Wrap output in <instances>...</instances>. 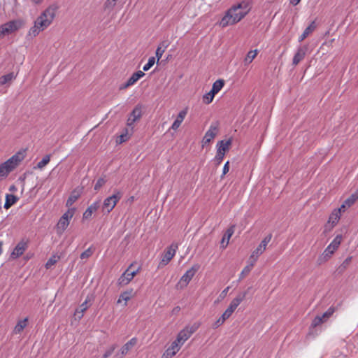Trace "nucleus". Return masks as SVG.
<instances>
[{"label":"nucleus","mask_w":358,"mask_h":358,"mask_svg":"<svg viewBox=\"0 0 358 358\" xmlns=\"http://www.w3.org/2000/svg\"><path fill=\"white\" fill-rule=\"evenodd\" d=\"M251 8V3L246 0L233 5L225 12L224 15L220 21V27L224 28L237 24L248 14Z\"/></svg>","instance_id":"1"},{"label":"nucleus","mask_w":358,"mask_h":358,"mask_svg":"<svg viewBox=\"0 0 358 358\" xmlns=\"http://www.w3.org/2000/svg\"><path fill=\"white\" fill-rule=\"evenodd\" d=\"M58 6L52 4L48 6L36 20L34 26L29 30V34L36 36L40 31H43L52 22Z\"/></svg>","instance_id":"2"},{"label":"nucleus","mask_w":358,"mask_h":358,"mask_svg":"<svg viewBox=\"0 0 358 358\" xmlns=\"http://www.w3.org/2000/svg\"><path fill=\"white\" fill-rule=\"evenodd\" d=\"M25 157V151H20L0 165V179L6 177Z\"/></svg>","instance_id":"3"},{"label":"nucleus","mask_w":358,"mask_h":358,"mask_svg":"<svg viewBox=\"0 0 358 358\" xmlns=\"http://www.w3.org/2000/svg\"><path fill=\"white\" fill-rule=\"evenodd\" d=\"M342 238L341 235H337L334 238L333 241L324 250L322 255L318 258V262L320 264L327 261L331 257L334 252L338 248L342 241Z\"/></svg>","instance_id":"4"},{"label":"nucleus","mask_w":358,"mask_h":358,"mask_svg":"<svg viewBox=\"0 0 358 358\" xmlns=\"http://www.w3.org/2000/svg\"><path fill=\"white\" fill-rule=\"evenodd\" d=\"M122 194L120 191H115V193L104 199L101 211L103 214H108L115 208L117 202L121 199Z\"/></svg>","instance_id":"5"},{"label":"nucleus","mask_w":358,"mask_h":358,"mask_svg":"<svg viewBox=\"0 0 358 358\" xmlns=\"http://www.w3.org/2000/svg\"><path fill=\"white\" fill-rule=\"evenodd\" d=\"M199 268L200 266L199 264H194L189 270H187L185 273L180 278L176 285L177 288L182 289L186 287L196 273L198 271Z\"/></svg>","instance_id":"6"},{"label":"nucleus","mask_w":358,"mask_h":358,"mask_svg":"<svg viewBox=\"0 0 358 358\" xmlns=\"http://www.w3.org/2000/svg\"><path fill=\"white\" fill-rule=\"evenodd\" d=\"M219 131V123L217 122H213L208 131L206 132L202 141L201 145L203 148L209 144L213 139L215 138Z\"/></svg>","instance_id":"7"},{"label":"nucleus","mask_w":358,"mask_h":358,"mask_svg":"<svg viewBox=\"0 0 358 358\" xmlns=\"http://www.w3.org/2000/svg\"><path fill=\"white\" fill-rule=\"evenodd\" d=\"M132 264H131L129 268L122 274V275L118 279V285L120 286H125L128 285L134 276L138 273V268L136 270H132Z\"/></svg>","instance_id":"8"},{"label":"nucleus","mask_w":358,"mask_h":358,"mask_svg":"<svg viewBox=\"0 0 358 358\" xmlns=\"http://www.w3.org/2000/svg\"><path fill=\"white\" fill-rule=\"evenodd\" d=\"M20 23L17 21H10L0 26V38L13 33L20 28Z\"/></svg>","instance_id":"9"},{"label":"nucleus","mask_w":358,"mask_h":358,"mask_svg":"<svg viewBox=\"0 0 358 358\" xmlns=\"http://www.w3.org/2000/svg\"><path fill=\"white\" fill-rule=\"evenodd\" d=\"M142 116L141 107L139 106H136L132 112L131 113L127 121V126L133 131L134 124L135 122L138 120Z\"/></svg>","instance_id":"10"},{"label":"nucleus","mask_w":358,"mask_h":358,"mask_svg":"<svg viewBox=\"0 0 358 358\" xmlns=\"http://www.w3.org/2000/svg\"><path fill=\"white\" fill-rule=\"evenodd\" d=\"M177 249H178L177 244H175V243L171 244L163 254L162 259L160 262V265H162V266L166 265L171 260V259L174 257Z\"/></svg>","instance_id":"11"},{"label":"nucleus","mask_w":358,"mask_h":358,"mask_svg":"<svg viewBox=\"0 0 358 358\" xmlns=\"http://www.w3.org/2000/svg\"><path fill=\"white\" fill-rule=\"evenodd\" d=\"M246 292L239 293L231 302L229 306L227 308L226 311L232 315L236 308L240 305V303L244 300L246 296Z\"/></svg>","instance_id":"12"},{"label":"nucleus","mask_w":358,"mask_h":358,"mask_svg":"<svg viewBox=\"0 0 358 358\" xmlns=\"http://www.w3.org/2000/svg\"><path fill=\"white\" fill-rule=\"evenodd\" d=\"M27 248V242L24 241H20L15 247L10 255L12 259H17L20 257Z\"/></svg>","instance_id":"13"},{"label":"nucleus","mask_w":358,"mask_h":358,"mask_svg":"<svg viewBox=\"0 0 358 358\" xmlns=\"http://www.w3.org/2000/svg\"><path fill=\"white\" fill-rule=\"evenodd\" d=\"M308 50V46L307 45H303L298 48L296 54L294 55L293 57L292 64L294 66H296L301 61H302L307 52Z\"/></svg>","instance_id":"14"},{"label":"nucleus","mask_w":358,"mask_h":358,"mask_svg":"<svg viewBox=\"0 0 358 358\" xmlns=\"http://www.w3.org/2000/svg\"><path fill=\"white\" fill-rule=\"evenodd\" d=\"M135 296V292L133 289H127L123 292L120 295L119 299L117 301V303L120 304L122 301H124V306H126L127 302Z\"/></svg>","instance_id":"15"},{"label":"nucleus","mask_w":358,"mask_h":358,"mask_svg":"<svg viewBox=\"0 0 358 358\" xmlns=\"http://www.w3.org/2000/svg\"><path fill=\"white\" fill-rule=\"evenodd\" d=\"M100 207V200L94 201L92 203L84 212L83 218L84 220H89L92 214L95 213Z\"/></svg>","instance_id":"16"},{"label":"nucleus","mask_w":358,"mask_h":358,"mask_svg":"<svg viewBox=\"0 0 358 358\" xmlns=\"http://www.w3.org/2000/svg\"><path fill=\"white\" fill-rule=\"evenodd\" d=\"M234 225L231 226L229 229H227L225 234H224L220 243L221 247L222 248H225L228 245L229 240L234 233Z\"/></svg>","instance_id":"17"},{"label":"nucleus","mask_w":358,"mask_h":358,"mask_svg":"<svg viewBox=\"0 0 358 358\" xmlns=\"http://www.w3.org/2000/svg\"><path fill=\"white\" fill-rule=\"evenodd\" d=\"M83 192L82 187H78L75 189L71 194L70 196L69 197L67 201H66V206H71L76 201L77 199L80 196Z\"/></svg>","instance_id":"18"},{"label":"nucleus","mask_w":358,"mask_h":358,"mask_svg":"<svg viewBox=\"0 0 358 358\" xmlns=\"http://www.w3.org/2000/svg\"><path fill=\"white\" fill-rule=\"evenodd\" d=\"M181 346L182 345L176 341H174L171 346L166 350L164 355L167 357H172L180 350Z\"/></svg>","instance_id":"19"},{"label":"nucleus","mask_w":358,"mask_h":358,"mask_svg":"<svg viewBox=\"0 0 358 358\" xmlns=\"http://www.w3.org/2000/svg\"><path fill=\"white\" fill-rule=\"evenodd\" d=\"M187 113V108H185L184 110H181L178 116H177V118L176 120L173 122L172 126H171V129H173V130H176L179 128V127L180 126L181 123L182 122V121L184 120L186 115Z\"/></svg>","instance_id":"20"},{"label":"nucleus","mask_w":358,"mask_h":358,"mask_svg":"<svg viewBox=\"0 0 358 358\" xmlns=\"http://www.w3.org/2000/svg\"><path fill=\"white\" fill-rule=\"evenodd\" d=\"M137 343V338H132L129 341L125 343L120 350L122 356L127 355L128 352Z\"/></svg>","instance_id":"21"},{"label":"nucleus","mask_w":358,"mask_h":358,"mask_svg":"<svg viewBox=\"0 0 358 358\" xmlns=\"http://www.w3.org/2000/svg\"><path fill=\"white\" fill-rule=\"evenodd\" d=\"M264 247L262 246L260 244L258 247L252 252L251 254L249 261H252V263H256L258 257L265 251Z\"/></svg>","instance_id":"22"},{"label":"nucleus","mask_w":358,"mask_h":358,"mask_svg":"<svg viewBox=\"0 0 358 358\" xmlns=\"http://www.w3.org/2000/svg\"><path fill=\"white\" fill-rule=\"evenodd\" d=\"M231 144V140L229 139L227 141H220L217 143V150L225 155V152L229 150V147Z\"/></svg>","instance_id":"23"},{"label":"nucleus","mask_w":358,"mask_h":358,"mask_svg":"<svg viewBox=\"0 0 358 358\" xmlns=\"http://www.w3.org/2000/svg\"><path fill=\"white\" fill-rule=\"evenodd\" d=\"M316 28L315 22H312L308 27L304 30L303 34L299 36V41L301 42L306 38Z\"/></svg>","instance_id":"24"},{"label":"nucleus","mask_w":358,"mask_h":358,"mask_svg":"<svg viewBox=\"0 0 358 358\" xmlns=\"http://www.w3.org/2000/svg\"><path fill=\"white\" fill-rule=\"evenodd\" d=\"M87 300L86 299L80 306L78 308H77L75 311L74 315L76 318L78 320H80L83 316V313L85 312V310L88 308L87 305Z\"/></svg>","instance_id":"25"},{"label":"nucleus","mask_w":358,"mask_h":358,"mask_svg":"<svg viewBox=\"0 0 358 358\" xmlns=\"http://www.w3.org/2000/svg\"><path fill=\"white\" fill-rule=\"evenodd\" d=\"M69 224V221L65 217H61L57 225V233L61 234Z\"/></svg>","instance_id":"26"},{"label":"nucleus","mask_w":358,"mask_h":358,"mask_svg":"<svg viewBox=\"0 0 358 358\" xmlns=\"http://www.w3.org/2000/svg\"><path fill=\"white\" fill-rule=\"evenodd\" d=\"M191 336V335L183 329L181 330L177 336L176 341L178 342L180 345H183V343Z\"/></svg>","instance_id":"27"},{"label":"nucleus","mask_w":358,"mask_h":358,"mask_svg":"<svg viewBox=\"0 0 358 358\" xmlns=\"http://www.w3.org/2000/svg\"><path fill=\"white\" fill-rule=\"evenodd\" d=\"M341 215L340 212L334 209L329 217L328 222L331 224L332 227L335 226L338 222Z\"/></svg>","instance_id":"28"},{"label":"nucleus","mask_w":358,"mask_h":358,"mask_svg":"<svg viewBox=\"0 0 358 358\" xmlns=\"http://www.w3.org/2000/svg\"><path fill=\"white\" fill-rule=\"evenodd\" d=\"M17 201V197L13 194H6V202L4 203V208L6 209L10 208L14 203Z\"/></svg>","instance_id":"29"},{"label":"nucleus","mask_w":358,"mask_h":358,"mask_svg":"<svg viewBox=\"0 0 358 358\" xmlns=\"http://www.w3.org/2000/svg\"><path fill=\"white\" fill-rule=\"evenodd\" d=\"M145 73L142 71H138L132 74V76L129 78V85H134L140 78L143 77Z\"/></svg>","instance_id":"30"},{"label":"nucleus","mask_w":358,"mask_h":358,"mask_svg":"<svg viewBox=\"0 0 358 358\" xmlns=\"http://www.w3.org/2000/svg\"><path fill=\"white\" fill-rule=\"evenodd\" d=\"M224 85V80L219 79V80H216L213 83L212 89L210 90L212 92V94L214 93V94H216L217 93H218L221 90V89L223 87Z\"/></svg>","instance_id":"31"},{"label":"nucleus","mask_w":358,"mask_h":358,"mask_svg":"<svg viewBox=\"0 0 358 358\" xmlns=\"http://www.w3.org/2000/svg\"><path fill=\"white\" fill-rule=\"evenodd\" d=\"M168 47V44L166 42H162L156 50V57H157V60L159 61L162 55L165 52L166 49Z\"/></svg>","instance_id":"32"},{"label":"nucleus","mask_w":358,"mask_h":358,"mask_svg":"<svg viewBox=\"0 0 358 358\" xmlns=\"http://www.w3.org/2000/svg\"><path fill=\"white\" fill-rule=\"evenodd\" d=\"M15 78L13 73L2 76L0 77V85H3L7 83H10Z\"/></svg>","instance_id":"33"},{"label":"nucleus","mask_w":358,"mask_h":358,"mask_svg":"<svg viewBox=\"0 0 358 358\" xmlns=\"http://www.w3.org/2000/svg\"><path fill=\"white\" fill-rule=\"evenodd\" d=\"M27 324V318H25L23 320L19 321L14 328V333L15 334L21 333L23 331V329L26 327Z\"/></svg>","instance_id":"34"},{"label":"nucleus","mask_w":358,"mask_h":358,"mask_svg":"<svg viewBox=\"0 0 358 358\" xmlns=\"http://www.w3.org/2000/svg\"><path fill=\"white\" fill-rule=\"evenodd\" d=\"M250 264L247 265L242 271L239 276V280L243 279L246 275H248L251 271L252 267L254 266L255 263H252V261H249Z\"/></svg>","instance_id":"35"},{"label":"nucleus","mask_w":358,"mask_h":358,"mask_svg":"<svg viewBox=\"0 0 358 358\" xmlns=\"http://www.w3.org/2000/svg\"><path fill=\"white\" fill-rule=\"evenodd\" d=\"M358 200V190L352 194L344 202L347 204L348 207L352 206Z\"/></svg>","instance_id":"36"},{"label":"nucleus","mask_w":358,"mask_h":358,"mask_svg":"<svg viewBox=\"0 0 358 358\" xmlns=\"http://www.w3.org/2000/svg\"><path fill=\"white\" fill-rule=\"evenodd\" d=\"M257 55V50H251V51L248 52L245 59H244L245 64H250L252 62V60L256 57Z\"/></svg>","instance_id":"37"},{"label":"nucleus","mask_w":358,"mask_h":358,"mask_svg":"<svg viewBox=\"0 0 358 358\" xmlns=\"http://www.w3.org/2000/svg\"><path fill=\"white\" fill-rule=\"evenodd\" d=\"M60 259V257L59 255H53L46 262L45 268H50L53 265H55L59 260Z\"/></svg>","instance_id":"38"},{"label":"nucleus","mask_w":358,"mask_h":358,"mask_svg":"<svg viewBox=\"0 0 358 358\" xmlns=\"http://www.w3.org/2000/svg\"><path fill=\"white\" fill-rule=\"evenodd\" d=\"M133 131L129 128L125 129V131L120 136V143H122L127 141L132 134Z\"/></svg>","instance_id":"39"},{"label":"nucleus","mask_w":358,"mask_h":358,"mask_svg":"<svg viewBox=\"0 0 358 358\" xmlns=\"http://www.w3.org/2000/svg\"><path fill=\"white\" fill-rule=\"evenodd\" d=\"M325 321L322 319L320 315H317L312 321L310 329H314L316 327L323 324Z\"/></svg>","instance_id":"40"},{"label":"nucleus","mask_w":358,"mask_h":358,"mask_svg":"<svg viewBox=\"0 0 358 358\" xmlns=\"http://www.w3.org/2000/svg\"><path fill=\"white\" fill-rule=\"evenodd\" d=\"M200 327L199 322H194L191 325L185 327L184 329L192 336Z\"/></svg>","instance_id":"41"},{"label":"nucleus","mask_w":358,"mask_h":358,"mask_svg":"<svg viewBox=\"0 0 358 358\" xmlns=\"http://www.w3.org/2000/svg\"><path fill=\"white\" fill-rule=\"evenodd\" d=\"M50 155H45L41 161H40L37 164V168L39 169H43L50 162Z\"/></svg>","instance_id":"42"},{"label":"nucleus","mask_w":358,"mask_h":358,"mask_svg":"<svg viewBox=\"0 0 358 358\" xmlns=\"http://www.w3.org/2000/svg\"><path fill=\"white\" fill-rule=\"evenodd\" d=\"M215 95V94H214V93L212 94L211 91H210L208 93L204 94L203 96V103H206V104L210 103L213 101Z\"/></svg>","instance_id":"43"},{"label":"nucleus","mask_w":358,"mask_h":358,"mask_svg":"<svg viewBox=\"0 0 358 358\" xmlns=\"http://www.w3.org/2000/svg\"><path fill=\"white\" fill-rule=\"evenodd\" d=\"M94 251V248H92V247L89 248L88 249H87L86 250H85L83 252L81 253L80 258L82 259H88L93 255Z\"/></svg>","instance_id":"44"},{"label":"nucleus","mask_w":358,"mask_h":358,"mask_svg":"<svg viewBox=\"0 0 358 358\" xmlns=\"http://www.w3.org/2000/svg\"><path fill=\"white\" fill-rule=\"evenodd\" d=\"M335 312L334 307H330L322 315H320L322 319L326 322Z\"/></svg>","instance_id":"45"},{"label":"nucleus","mask_w":358,"mask_h":358,"mask_svg":"<svg viewBox=\"0 0 358 358\" xmlns=\"http://www.w3.org/2000/svg\"><path fill=\"white\" fill-rule=\"evenodd\" d=\"M335 312L334 307H330L322 315H320L322 319L326 322Z\"/></svg>","instance_id":"46"},{"label":"nucleus","mask_w":358,"mask_h":358,"mask_svg":"<svg viewBox=\"0 0 358 358\" xmlns=\"http://www.w3.org/2000/svg\"><path fill=\"white\" fill-rule=\"evenodd\" d=\"M117 0H106L104 3V8L107 10H112L116 5Z\"/></svg>","instance_id":"47"},{"label":"nucleus","mask_w":358,"mask_h":358,"mask_svg":"<svg viewBox=\"0 0 358 358\" xmlns=\"http://www.w3.org/2000/svg\"><path fill=\"white\" fill-rule=\"evenodd\" d=\"M155 63V58L151 57L149 58L148 63L143 66V69L145 71H148Z\"/></svg>","instance_id":"48"},{"label":"nucleus","mask_w":358,"mask_h":358,"mask_svg":"<svg viewBox=\"0 0 358 358\" xmlns=\"http://www.w3.org/2000/svg\"><path fill=\"white\" fill-rule=\"evenodd\" d=\"M106 182V180L103 178H100L99 179H98L94 185V190H99L103 185H104Z\"/></svg>","instance_id":"49"},{"label":"nucleus","mask_w":358,"mask_h":358,"mask_svg":"<svg viewBox=\"0 0 358 358\" xmlns=\"http://www.w3.org/2000/svg\"><path fill=\"white\" fill-rule=\"evenodd\" d=\"M116 348V345H111L106 352L105 353L103 354V358H108V357H110L113 352H114V350H115Z\"/></svg>","instance_id":"50"},{"label":"nucleus","mask_w":358,"mask_h":358,"mask_svg":"<svg viewBox=\"0 0 358 358\" xmlns=\"http://www.w3.org/2000/svg\"><path fill=\"white\" fill-rule=\"evenodd\" d=\"M271 238H272V234H269L268 235H267L263 240L261 242L260 245L263 247H264V248L266 249V246L268 245V243L271 241Z\"/></svg>","instance_id":"51"},{"label":"nucleus","mask_w":358,"mask_h":358,"mask_svg":"<svg viewBox=\"0 0 358 358\" xmlns=\"http://www.w3.org/2000/svg\"><path fill=\"white\" fill-rule=\"evenodd\" d=\"M224 157V153L221 152L220 151H217V154H216L215 159L217 162V164H220L222 162Z\"/></svg>","instance_id":"52"},{"label":"nucleus","mask_w":358,"mask_h":358,"mask_svg":"<svg viewBox=\"0 0 358 358\" xmlns=\"http://www.w3.org/2000/svg\"><path fill=\"white\" fill-rule=\"evenodd\" d=\"M224 321L220 318V317L217 320V321L213 324V328L216 329L221 326Z\"/></svg>","instance_id":"53"},{"label":"nucleus","mask_w":358,"mask_h":358,"mask_svg":"<svg viewBox=\"0 0 358 358\" xmlns=\"http://www.w3.org/2000/svg\"><path fill=\"white\" fill-rule=\"evenodd\" d=\"M229 171V162H227L223 167L222 175L224 176Z\"/></svg>","instance_id":"54"},{"label":"nucleus","mask_w":358,"mask_h":358,"mask_svg":"<svg viewBox=\"0 0 358 358\" xmlns=\"http://www.w3.org/2000/svg\"><path fill=\"white\" fill-rule=\"evenodd\" d=\"M73 211H67L66 213H64L62 217H65L67 219V220L69 221V220L73 217Z\"/></svg>","instance_id":"55"},{"label":"nucleus","mask_w":358,"mask_h":358,"mask_svg":"<svg viewBox=\"0 0 358 358\" xmlns=\"http://www.w3.org/2000/svg\"><path fill=\"white\" fill-rule=\"evenodd\" d=\"M348 206L347 204H345V202H343V203L341 206V207L339 208H337L336 209V210H338V212H340V214L341 215V213L342 212H344L346 208H348Z\"/></svg>","instance_id":"56"},{"label":"nucleus","mask_w":358,"mask_h":358,"mask_svg":"<svg viewBox=\"0 0 358 358\" xmlns=\"http://www.w3.org/2000/svg\"><path fill=\"white\" fill-rule=\"evenodd\" d=\"M231 315L230 313L225 310L224 313L221 315L220 318L225 322V320L228 319Z\"/></svg>","instance_id":"57"},{"label":"nucleus","mask_w":358,"mask_h":358,"mask_svg":"<svg viewBox=\"0 0 358 358\" xmlns=\"http://www.w3.org/2000/svg\"><path fill=\"white\" fill-rule=\"evenodd\" d=\"M130 86H131V85H129V81L127 80L125 83H124L120 86V90H124Z\"/></svg>","instance_id":"58"},{"label":"nucleus","mask_w":358,"mask_h":358,"mask_svg":"<svg viewBox=\"0 0 358 358\" xmlns=\"http://www.w3.org/2000/svg\"><path fill=\"white\" fill-rule=\"evenodd\" d=\"M300 1L301 0H289L290 3L294 6L297 5Z\"/></svg>","instance_id":"59"},{"label":"nucleus","mask_w":358,"mask_h":358,"mask_svg":"<svg viewBox=\"0 0 358 358\" xmlns=\"http://www.w3.org/2000/svg\"><path fill=\"white\" fill-rule=\"evenodd\" d=\"M31 1L34 3H36V4H40L42 3L43 0H31Z\"/></svg>","instance_id":"60"},{"label":"nucleus","mask_w":358,"mask_h":358,"mask_svg":"<svg viewBox=\"0 0 358 358\" xmlns=\"http://www.w3.org/2000/svg\"><path fill=\"white\" fill-rule=\"evenodd\" d=\"M180 307L177 306V307L173 308V312L174 313H178L180 311Z\"/></svg>","instance_id":"61"},{"label":"nucleus","mask_w":358,"mask_h":358,"mask_svg":"<svg viewBox=\"0 0 358 358\" xmlns=\"http://www.w3.org/2000/svg\"><path fill=\"white\" fill-rule=\"evenodd\" d=\"M229 287H227V288H225V289L222 291V295H224H224H226V294H227V292H228V290H229Z\"/></svg>","instance_id":"62"},{"label":"nucleus","mask_w":358,"mask_h":358,"mask_svg":"<svg viewBox=\"0 0 358 358\" xmlns=\"http://www.w3.org/2000/svg\"><path fill=\"white\" fill-rule=\"evenodd\" d=\"M1 247H2V243L0 242V255L1 254V252H2Z\"/></svg>","instance_id":"63"}]
</instances>
